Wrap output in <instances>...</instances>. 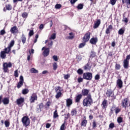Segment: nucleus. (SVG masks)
<instances>
[{
	"mask_svg": "<svg viewBox=\"0 0 130 130\" xmlns=\"http://www.w3.org/2000/svg\"><path fill=\"white\" fill-rule=\"evenodd\" d=\"M78 0H70V3L71 5H74L76 3V2H77Z\"/></svg>",
	"mask_w": 130,
	"mask_h": 130,
	"instance_id": "338daca9",
	"label": "nucleus"
},
{
	"mask_svg": "<svg viewBox=\"0 0 130 130\" xmlns=\"http://www.w3.org/2000/svg\"><path fill=\"white\" fill-rule=\"evenodd\" d=\"M50 104H51V102H50V101H48L46 104L45 108H47V107H49V106H50Z\"/></svg>",
	"mask_w": 130,
	"mask_h": 130,
	"instance_id": "052dcab7",
	"label": "nucleus"
},
{
	"mask_svg": "<svg viewBox=\"0 0 130 130\" xmlns=\"http://www.w3.org/2000/svg\"><path fill=\"white\" fill-rule=\"evenodd\" d=\"M97 42H98V38H97V37L92 38L90 40V43H91V44H93V45H96Z\"/></svg>",
	"mask_w": 130,
	"mask_h": 130,
	"instance_id": "412c9836",
	"label": "nucleus"
},
{
	"mask_svg": "<svg viewBox=\"0 0 130 130\" xmlns=\"http://www.w3.org/2000/svg\"><path fill=\"white\" fill-rule=\"evenodd\" d=\"M82 96H89V95H91V93H90V90L87 89H84L82 90L81 91Z\"/></svg>",
	"mask_w": 130,
	"mask_h": 130,
	"instance_id": "ddd939ff",
	"label": "nucleus"
},
{
	"mask_svg": "<svg viewBox=\"0 0 130 130\" xmlns=\"http://www.w3.org/2000/svg\"><path fill=\"white\" fill-rule=\"evenodd\" d=\"M106 95L108 98H111L112 100L116 99V96L114 95V91L111 89L107 90Z\"/></svg>",
	"mask_w": 130,
	"mask_h": 130,
	"instance_id": "f03ea898",
	"label": "nucleus"
},
{
	"mask_svg": "<svg viewBox=\"0 0 130 130\" xmlns=\"http://www.w3.org/2000/svg\"><path fill=\"white\" fill-rule=\"evenodd\" d=\"M115 68V70H116L117 71L120 70V68H121L120 64L118 63H116Z\"/></svg>",
	"mask_w": 130,
	"mask_h": 130,
	"instance_id": "49530a36",
	"label": "nucleus"
},
{
	"mask_svg": "<svg viewBox=\"0 0 130 130\" xmlns=\"http://www.w3.org/2000/svg\"><path fill=\"white\" fill-rule=\"evenodd\" d=\"M60 8H61V5L60 4H57L55 6V9H60Z\"/></svg>",
	"mask_w": 130,
	"mask_h": 130,
	"instance_id": "4d7b16f0",
	"label": "nucleus"
},
{
	"mask_svg": "<svg viewBox=\"0 0 130 130\" xmlns=\"http://www.w3.org/2000/svg\"><path fill=\"white\" fill-rule=\"evenodd\" d=\"M129 59H130V54L127 55L126 56V58L124 59L123 63V68L125 70H127L129 67Z\"/></svg>",
	"mask_w": 130,
	"mask_h": 130,
	"instance_id": "39448f33",
	"label": "nucleus"
},
{
	"mask_svg": "<svg viewBox=\"0 0 130 130\" xmlns=\"http://www.w3.org/2000/svg\"><path fill=\"white\" fill-rule=\"evenodd\" d=\"M125 31V29H124V28H121L118 30V33L119 35H123V34H124Z\"/></svg>",
	"mask_w": 130,
	"mask_h": 130,
	"instance_id": "c85d7f7f",
	"label": "nucleus"
},
{
	"mask_svg": "<svg viewBox=\"0 0 130 130\" xmlns=\"http://www.w3.org/2000/svg\"><path fill=\"white\" fill-rule=\"evenodd\" d=\"M83 79L84 78H82V77H79L77 79L78 83H82L83 81Z\"/></svg>",
	"mask_w": 130,
	"mask_h": 130,
	"instance_id": "bf43d9fd",
	"label": "nucleus"
},
{
	"mask_svg": "<svg viewBox=\"0 0 130 130\" xmlns=\"http://www.w3.org/2000/svg\"><path fill=\"white\" fill-rule=\"evenodd\" d=\"M43 55L45 57H46V56H48V55H49V48H47L45 49L44 51L43 52Z\"/></svg>",
	"mask_w": 130,
	"mask_h": 130,
	"instance_id": "a878e982",
	"label": "nucleus"
},
{
	"mask_svg": "<svg viewBox=\"0 0 130 130\" xmlns=\"http://www.w3.org/2000/svg\"><path fill=\"white\" fill-rule=\"evenodd\" d=\"M6 32L5 29H2L0 31V35H2V36H4L5 34H6Z\"/></svg>",
	"mask_w": 130,
	"mask_h": 130,
	"instance_id": "864d4df0",
	"label": "nucleus"
},
{
	"mask_svg": "<svg viewBox=\"0 0 130 130\" xmlns=\"http://www.w3.org/2000/svg\"><path fill=\"white\" fill-rule=\"evenodd\" d=\"M21 121L25 127L30 125V118L27 116H23L21 119Z\"/></svg>",
	"mask_w": 130,
	"mask_h": 130,
	"instance_id": "7ed1b4c3",
	"label": "nucleus"
},
{
	"mask_svg": "<svg viewBox=\"0 0 130 130\" xmlns=\"http://www.w3.org/2000/svg\"><path fill=\"white\" fill-rule=\"evenodd\" d=\"M122 22H124L125 23H128V18H124L122 20Z\"/></svg>",
	"mask_w": 130,
	"mask_h": 130,
	"instance_id": "680f3d73",
	"label": "nucleus"
},
{
	"mask_svg": "<svg viewBox=\"0 0 130 130\" xmlns=\"http://www.w3.org/2000/svg\"><path fill=\"white\" fill-rule=\"evenodd\" d=\"M10 32L12 34H15V33H19V30L17 28V26L15 25L13 27H11L10 29Z\"/></svg>",
	"mask_w": 130,
	"mask_h": 130,
	"instance_id": "f3484780",
	"label": "nucleus"
},
{
	"mask_svg": "<svg viewBox=\"0 0 130 130\" xmlns=\"http://www.w3.org/2000/svg\"><path fill=\"white\" fill-rule=\"evenodd\" d=\"M117 0H110V3L112 6H114L115 4H116V2Z\"/></svg>",
	"mask_w": 130,
	"mask_h": 130,
	"instance_id": "603ef678",
	"label": "nucleus"
},
{
	"mask_svg": "<svg viewBox=\"0 0 130 130\" xmlns=\"http://www.w3.org/2000/svg\"><path fill=\"white\" fill-rule=\"evenodd\" d=\"M100 24H101V20L100 19H98L96 22L94 23L93 25L94 29H97L100 26Z\"/></svg>",
	"mask_w": 130,
	"mask_h": 130,
	"instance_id": "393cba45",
	"label": "nucleus"
},
{
	"mask_svg": "<svg viewBox=\"0 0 130 130\" xmlns=\"http://www.w3.org/2000/svg\"><path fill=\"white\" fill-rule=\"evenodd\" d=\"M12 62H4L3 63V71L4 73H8L9 72V68H12Z\"/></svg>",
	"mask_w": 130,
	"mask_h": 130,
	"instance_id": "6e6552de",
	"label": "nucleus"
},
{
	"mask_svg": "<svg viewBox=\"0 0 130 130\" xmlns=\"http://www.w3.org/2000/svg\"><path fill=\"white\" fill-rule=\"evenodd\" d=\"M73 104V100L71 99H67L66 100V105L67 107H71V106Z\"/></svg>",
	"mask_w": 130,
	"mask_h": 130,
	"instance_id": "5701e85b",
	"label": "nucleus"
},
{
	"mask_svg": "<svg viewBox=\"0 0 130 130\" xmlns=\"http://www.w3.org/2000/svg\"><path fill=\"white\" fill-rule=\"evenodd\" d=\"M39 29L40 30H43V29H44V24H41L39 26Z\"/></svg>",
	"mask_w": 130,
	"mask_h": 130,
	"instance_id": "e2e57ef3",
	"label": "nucleus"
},
{
	"mask_svg": "<svg viewBox=\"0 0 130 130\" xmlns=\"http://www.w3.org/2000/svg\"><path fill=\"white\" fill-rule=\"evenodd\" d=\"M87 123H88V121L87 120V118L85 116L83 117V119L81 121V126L86 127V126H87Z\"/></svg>",
	"mask_w": 130,
	"mask_h": 130,
	"instance_id": "2eb2a0df",
	"label": "nucleus"
},
{
	"mask_svg": "<svg viewBox=\"0 0 130 130\" xmlns=\"http://www.w3.org/2000/svg\"><path fill=\"white\" fill-rule=\"evenodd\" d=\"M114 110H115V114H117L119 113V112H120V111L121 110L120 109V108L117 107V108H115Z\"/></svg>",
	"mask_w": 130,
	"mask_h": 130,
	"instance_id": "c03bdc74",
	"label": "nucleus"
},
{
	"mask_svg": "<svg viewBox=\"0 0 130 130\" xmlns=\"http://www.w3.org/2000/svg\"><path fill=\"white\" fill-rule=\"evenodd\" d=\"M50 126H51V124H50V123H47L46 124V128H49V127H50Z\"/></svg>",
	"mask_w": 130,
	"mask_h": 130,
	"instance_id": "774afa93",
	"label": "nucleus"
},
{
	"mask_svg": "<svg viewBox=\"0 0 130 130\" xmlns=\"http://www.w3.org/2000/svg\"><path fill=\"white\" fill-rule=\"evenodd\" d=\"M53 59H54V60H55V61H57V60H58L57 56H56V55L53 56Z\"/></svg>",
	"mask_w": 130,
	"mask_h": 130,
	"instance_id": "0e129e2a",
	"label": "nucleus"
},
{
	"mask_svg": "<svg viewBox=\"0 0 130 130\" xmlns=\"http://www.w3.org/2000/svg\"><path fill=\"white\" fill-rule=\"evenodd\" d=\"M93 104V99L92 95L89 94L86 96L82 101V105L84 107H90Z\"/></svg>",
	"mask_w": 130,
	"mask_h": 130,
	"instance_id": "f257e3e1",
	"label": "nucleus"
},
{
	"mask_svg": "<svg viewBox=\"0 0 130 130\" xmlns=\"http://www.w3.org/2000/svg\"><path fill=\"white\" fill-rule=\"evenodd\" d=\"M77 74H78V75H83V74L84 73V71H83V70H82L81 69H79L77 71Z\"/></svg>",
	"mask_w": 130,
	"mask_h": 130,
	"instance_id": "e433bc0d",
	"label": "nucleus"
},
{
	"mask_svg": "<svg viewBox=\"0 0 130 130\" xmlns=\"http://www.w3.org/2000/svg\"><path fill=\"white\" fill-rule=\"evenodd\" d=\"M38 98V97L37 96V93H32L29 99L30 103H34L35 101H37Z\"/></svg>",
	"mask_w": 130,
	"mask_h": 130,
	"instance_id": "9b49d317",
	"label": "nucleus"
},
{
	"mask_svg": "<svg viewBox=\"0 0 130 130\" xmlns=\"http://www.w3.org/2000/svg\"><path fill=\"white\" fill-rule=\"evenodd\" d=\"M6 54L7 53H6V52H4V51H2L0 53V57L3 59H5V58H6L7 57Z\"/></svg>",
	"mask_w": 130,
	"mask_h": 130,
	"instance_id": "cd10ccee",
	"label": "nucleus"
},
{
	"mask_svg": "<svg viewBox=\"0 0 130 130\" xmlns=\"http://www.w3.org/2000/svg\"><path fill=\"white\" fill-rule=\"evenodd\" d=\"M83 8H84V4H79L77 7L78 10H82Z\"/></svg>",
	"mask_w": 130,
	"mask_h": 130,
	"instance_id": "c9c22d12",
	"label": "nucleus"
},
{
	"mask_svg": "<svg viewBox=\"0 0 130 130\" xmlns=\"http://www.w3.org/2000/svg\"><path fill=\"white\" fill-rule=\"evenodd\" d=\"M117 121L118 123H121V122H123V118H122V117H118L117 119Z\"/></svg>",
	"mask_w": 130,
	"mask_h": 130,
	"instance_id": "f704fd0d",
	"label": "nucleus"
},
{
	"mask_svg": "<svg viewBox=\"0 0 130 130\" xmlns=\"http://www.w3.org/2000/svg\"><path fill=\"white\" fill-rule=\"evenodd\" d=\"M2 102L4 105H8L10 103V100L8 98H4L2 100Z\"/></svg>",
	"mask_w": 130,
	"mask_h": 130,
	"instance_id": "bb28decb",
	"label": "nucleus"
},
{
	"mask_svg": "<svg viewBox=\"0 0 130 130\" xmlns=\"http://www.w3.org/2000/svg\"><path fill=\"white\" fill-rule=\"evenodd\" d=\"M14 76L15 78H18V77H19V73H18V70H16L14 71Z\"/></svg>",
	"mask_w": 130,
	"mask_h": 130,
	"instance_id": "5fc2aeb1",
	"label": "nucleus"
},
{
	"mask_svg": "<svg viewBox=\"0 0 130 130\" xmlns=\"http://www.w3.org/2000/svg\"><path fill=\"white\" fill-rule=\"evenodd\" d=\"M90 66V63H87L86 64H85L84 67V70H85V71H87V70H88V69H89V66Z\"/></svg>",
	"mask_w": 130,
	"mask_h": 130,
	"instance_id": "8fccbe9b",
	"label": "nucleus"
},
{
	"mask_svg": "<svg viewBox=\"0 0 130 130\" xmlns=\"http://www.w3.org/2000/svg\"><path fill=\"white\" fill-rule=\"evenodd\" d=\"M58 66H57V62H54L53 63V69L54 71H56L57 69Z\"/></svg>",
	"mask_w": 130,
	"mask_h": 130,
	"instance_id": "4c0bfd02",
	"label": "nucleus"
},
{
	"mask_svg": "<svg viewBox=\"0 0 130 130\" xmlns=\"http://www.w3.org/2000/svg\"><path fill=\"white\" fill-rule=\"evenodd\" d=\"M29 93V89L28 88L23 89L22 91L23 95H27Z\"/></svg>",
	"mask_w": 130,
	"mask_h": 130,
	"instance_id": "473e14b6",
	"label": "nucleus"
},
{
	"mask_svg": "<svg viewBox=\"0 0 130 130\" xmlns=\"http://www.w3.org/2000/svg\"><path fill=\"white\" fill-rule=\"evenodd\" d=\"M112 30H113V26H112V25L111 24L109 25L108 27L106 28L105 31L106 34H107V35H108V34H110Z\"/></svg>",
	"mask_w": 130,
	"mask_h": 130,
	"instance_id": "dca6fc26",
	"label": "nucleus"
},
{
	"mask_svg": "<svg viewBox=\"0 0 130 130\" xmlns=\"http://www.w3.org/2000/svg\"><path fill=\"white\" fill-rule=\"evenodd\" d=\"M64 115H66V116L64 117L65 120H68L70 116H71V115L70 114V113H68L67 114H65Z\"/></svg>",
	"mask_w": 130,
	"mask_h": 130,
	"instance_id": "6e6d98bb",
	"label": "nucleus"
},
{
	"mask_svg": "<svg viewBox=\"0 0 130 130\" xmlns=\"http://www.w3.org/2000/svg\"><path fill=\"white\" fill-rule=\"evenodd\" d=\"M56 38V34L55 33L53 34L51 36V37L50 38V40H54Z\"/></svg>",
	"mask_w": 130,
	"mask_h": 130,
	"instance_id": "79ce46f5",
	"label": "nucleus"
},
{
	"mask_svg": "<svg viewBox=\"0 0 130 130\" xmlns=\"http://www.w3.org/2000/svg\"><path fill=\"white\" fill-rule=\"evenodd\" d=\"M21 39L23 44H25V43H26V37L24 34L22 35Z\"/></svg>",
	"mask_w": 130,
	"mask_h": 130,
	"instance_id": "2f4dec72",
	"label": "nucleus"
},
{
	"mask_svg": "<svg viewBox=\"0 0 130 130\" xmlns=\"http://www.w3.org/2000/svg\"><path fill=\"white\" fill-rule=\"evenodd\" d=\"M115 126V125L114 124V123L111 122L110 123L109 125V128H111V129H113L114 128V127Z\"/></svg>",
	"mask_w": 130,
	"mask_h": 130,
	"instance_id": "58836bf2",
	"label": "nucleus"
},
{
	"mask_svg": "<svg viewBox=\"0 0 130 130\" xmlns=\"http://www.w3.org/2000/svg\"><path fill=\"white\" fill-rule=\"evenodd\" d=\"M97 127V123L95 120H93L92 122V128H96Z\"/></svg>",
	"mask_w": 130,
	"mask_h": 130,
	"instance_id": "a18cd8bd",
	"label": "nucleus"
},
{
	"mask_svg": "<svg viewBox=\"0 0 130 130\" xmlns=\"http://www.w3.org/2000/svg\"><path fill=\"white\" fill-rule=\"evenodd\" d=\"M70 36L68 37L69 39L72 40L74 39V37H75V36L74 35V33L70 32L69 33Z\"/></svg>",
	"mask_w": 130,
	"mask_h": 130,
	"instance_id": "37998d69",
	"label": "nucleus"
},
{
	"mask_svg": "<svg viewBox=\"0 0 130 130\" xmlns=\"http://www.w3.org/2000/svg\"><path fill=\"white\" fill-rule=\"evenodd\" d=\"M66 123L64 122L60 126V129L59 130H65L66 129L64 128Z\"/></svg>",
	"mask_w": 130,
	"mask_h": 130,
	"instance_id": "13d9d810",
	"label": "nucleus"
},
{
	"mask_svg": "<svg viewBox=\"0 0 130 130\" xmlns=\"http://www.w3.org/2000/svg\"><path fill=\"white\" fill-rule=\"evenodd\" d=\"M25 100L24 98H20L16 100V103L17 105H21L22 103H24Z\"/></svg>",
	"mask_w": 130,
	"mask_h": 130,
	"instance_id": "b1692460",
	"label": "nucleus"
},
{
	"mask_svg": "<svg viewBox=\"0 0 130 130\" xmlns=\"http://www.w3.org/2000/svg\"><path fill=\"white\" fill-rule=\"evenodd\" d=\"M90 38H91V32L87 31L82 38V41H84L86 43L88 42L89 40H90Z\"/></svg>",
	"mask_w": 130,
	"mask_h": 130,
	"instance_id": "1a4fd4ad",
	"label": "nucleus"
},
{
	"mask_svg": "<svg viewBox=\"0 0 130 130\" xmlns=\"http://www.w3.org/2000/svg\"><path fill=\"white\" fill-rule=\"evenodd\" d=\"M78 111H77V109H73L71 111V115L72 116H74V115H77Z\"/></svg>",
	"mask_w": 130,
	"mask_h": 130,
	"instance_id": "c756f323",
	"label": "nucleus"
},
{
	"mask_svg": "<svg viewBox=\"0 0 130 130\" xmlns=\"http://www.w3.org/2000/svg\"><path fill=\"white\" fill-rule=\"evenodd\" d=\"M23 84H24V77L21 75L19 78V81L17 83V88L20 89L23 86Z\"/></svg>",
	"mask_w": 130,
	"mask_h": 130,
	"instance_id": "f8f14e48",
	"label": "nucleus"
},
{
	"mask_svg": "<svg viewBox=\"0 0 130 130\" xmlns=\"http://www.w3.org/2000/svg\"><path fill=\"white\" fill-rule=\"evenodd\" d=\"M83 43H81L79 44L78 48H83V47H84L85 46V45H86V43H87L85 41H83Z\"/></svg>",
	"mask_w": 130,
	"mask_h": 130,
	"instance_id": "72a5a7b5",
	"label": "nucleus"
},
{
	"mask_svg": "<svg viewBox=\"0 0 130 130\" xmlns=\"http://www.w3.org/2000/svg\"><path fill=\"white\" fill-rule=\"evenodd\" d=\"M107 106H108L107 101L105 99L102 103V107L103 109H106V108H107Z\"/></svg>",
	"mask_w": 130,
	"mask_h": 130,
	"instance_id": "4be33fe9",
	"label": "nucleus"
},
{
	"mask_svg": "<svg viewBox=\"0 0 130 130\" xmlns=\"http://www.w3.org/2000/svg\"><path fill=\"white\" fill-rule=\"evenodd\" d=\"M94 79L95 80H99V79H100V75L99 74L96 75L94 77Z\"/></svg>",
	"mask_w": 130,
	"mask_h": 130,
	"instance_id": "69168bd1",
	"label": "nucleus"
},
{
	"mask_svg": "<svg viewBox=\"0 0 130 130\" xmlns=\"http://www.w3.org/2000/svg\"><path fill=\"white\" fill-rule=\"evenodd\" d=\"M4 123L6 127H9V126H10V121L6 120Z\"/></svg>",
	"mask_w": 130,
	"mask_h": 130,
	"instance_id": "09e8293b",
	"label": "nucleus"
},
{
	"mask_svg": "<svg viewBox=\"0 0 130 130\" xmlns=\"http://www.w3.org/2000/svg\"><path fill=\"white\" fill-rule=\"evenodd\" d=\"M60 89H61V87H60V86H58L57 88H56L55 89V92L56 93V95H55V98L56 99H59V98H60V97H61V95H62V93L61 91H60Z\"/></svg>",
	"mask_w": 130,
	"mask_h": 130,
	"instance_id": "9d476101",
	"label": "nucleus"
},
{
	"mask_svg": "<svg viewBox=\"0 0 130 130\" xmlns=\"http://www.w3.org/2000/svg\"><path fill=\"white\" fill-rule=\"evenodd\" d=\"M12 9V5L7 4L6 5L5 8H4L3 11L4 12H7V11H11Z\"/></svg>",
	"mask_w": 130,
	"mask_h": 130,
	"instance_id": "6ab92c4d",
	"label": "nucleus"
},
{
	"mask_svg": "<svg viewBox=\"0 0 130 130\" xmlns=\"http://www.w3.org/2000/svg\"><path fill=\"white\" fill-rule=\"evenodd\" d=\"M96 56V53L94 51H91L90 52V57H95Z\"/></svg>",
	"mask_w": 130,
	"mask_h": 130,
	"instance_id": "de8ad7c7",
	"label": "nucleus"
},
{
	"mask_svg": "<svg viewBox=\"0 0 130 130\" xmlns=\"http://www.w3.org/2000/svg\"><path fill=\"white\" fill-rule=\"evenodd\" d=\"M59 115H58V113L57 112V110H55V111L53 112V118H58Z\"/></svg>",
	"mask_w": 130,
	"mask_h": 130,
	"instance_id": "7c9ffc66",
	"label": "nucleus"
},
{
	"mask_svg": "<svg viewBox=\"0 0 130 130\" xmlns=\"http://www.w3.org/2000/svg\"><path fill=\"white\" fill-rule=\"evenodd\" d=\"M123 84L122 80L120 79H118L117 80V86H118V88H119V89H121L123 87Z\"/></svg>",
	"mask_w": 130,
	"mask_h": 130,
	"instance_id": "aec40b11",
	"label": "nucleus"
},
{
	"mask_svg": "<svg viewBox=\"0 0 130 130\" xmlns=\"http://www.w3.org/2000/svg\"><path fill=\"white\" fill-rule=\"evenodd\" d=\"M14 45H15V41L12 40L9 43L8 47L5 48L3 51L5 52L7 54H9V53H10V52H11V50H12V47H13Z\"/></svg>",
	"mask_w": 130,
	"mask_h": 130,
	"instance_id": "20e7f679",
	"label": "nucleus"
},
{
	"mask_svg": "<svg viewBox=\"0 0 130 130\" xmlns=\"http://www.w3.org/2000/svg\"><path fill=\"white\" fill-rule=\"evenodd\" d=\"M33 35H34V31L33 30H30L28 33V36L31 37Z\"/></svg>",
	"mask_w": 130,
	"mask_h": 130,
	"instance_id": "3c124183",
	"label": "nucleus"
},
{
	"mask_svg": "<svg viewBox=\"0 0 130 130\" xmlns=\"http://www.w3.org/2000/svg\"><path fill=\"white\" fill-rule=\"evenodd\" d=\"M22 17L23 19H27V17H28V13L27 12H23L22 14Z\"/></svg>",
	"mask_w": 130,
	"mask_h": 130,
	"instance_id": "ea45409f",
	"label": "nucleus"
},
{
	"mask_svg": "<svg viewBox=\"0 0 130 130\" xmlns=\"http://www.w3.org/2000/svg\"><path fill=\"white\" fill-rule=\"evenodd\" d=\"M83 98V95L82 94H77L74 98L76 103H80L81 102V99Z\"/></svg>",
	"mask_w": 130,
	"mask_h": 130,
	"instance_id": "4468645a",
	"label": "nucleus"
},
{
	"mask_svg": "<svg viewBox=\"0 0 130 130\" xmlns=\"http://www.w3.org/2000/svg\"><path fill=\"white\" fill-rule=\"evenodd\" d=\"M121 104L122 107H124L125 109H126V107H130L129 99H128V98L124 99L122 101Z\"/></svg>",
	"mask_w": 130,
	"mask_h": 130,
	"instance_id": "0eeeda50",
	"label": "nucleus"
},
{
	"mask_svg": "<svg viewBox=\"0 0 130 130\" xmlns=\"http://www.w3.org/2000/svg\"><path fill=\"white\" fill-rule=\"evenodd\" d=\"M38 107H39V108H37V112H41L43 110V108H44V104L43 103H40L38 105Z\"/></svg>",
	"mask_w": 130,
	"mask_h": 130,
	"instance_id": "a211bd4d",
	"label": "nucleus"
},
{
	"mask_svg": "<svg viewBox=\"0 0 130 130\" xmlns=\"http://www.w3.org/2000/svg\"><path fill=\"white\" fill-rule=\"evenodd\" d=\"M30 72L34 74H38V70L35 69V68H31L30 69Z\"/></svg>",
	"mask_w": 130,
	"mask_h": 130,
	"instance_id": "a19ab883",
	"label": "nucleus"
},
{
	"mask_svg": "<svg viewBox=\"0 0 130 130\" xmlns=\"http://www.w3.org/2000/svg\"><path fill=\"white\" fill-rule=\"evenodd\" d=\"M82 77L84 80L91 81L92 80V78H93V74L91 72H86L83 73Z\"/></svg>",
	"mask_w": 130,
	"mask_h": 130,
	"instance_id": "423d86ee",
	"label": "nucleus"
}]
</instances>
